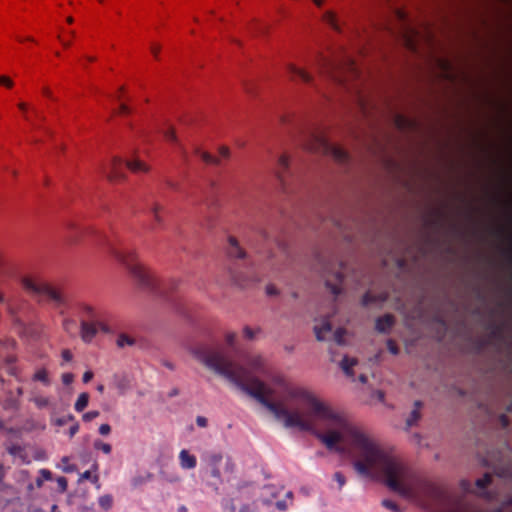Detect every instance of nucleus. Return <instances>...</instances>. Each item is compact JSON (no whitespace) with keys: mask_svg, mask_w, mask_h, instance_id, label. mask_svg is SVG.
<instances>
[{"mask_svg":"<svg viewBox=\"0 0 512 512\" xmlns=\"http://www.w3.org/2000/svg\"><path fill=\"white\" fill-rule=\"evenodd\" d=\"M111 426L109 424H102L99 427V433L103 436L110 434Z\"/></svg>","mask_w":512,"mask_h":512,"instance_id":"6e6d98bb","label":"nucleus"},{"mask_svg":"<svg viewBox=\"0 0 512 512\" xmlns=\"http://www.w3.org/2000/svg\"><path fill=\"white\" fill-rule=\"evenodd\" d=\"M8 468H6L1 462H0V484L3 482V480L6 477Z\"/></svg>","mask_w":512,"mask_h":512,"instance_id":"69168bd1","label":"nucleus"},{"mask_svg":"<svg viewBox=\"0 0 512 512\" xmlns=\"http://www.w3.org/2000/svg\"><path fill=\"white\" fill-rule=\"evenodd\" d=\"M266 294L269 296H275L279 294V291L274 285L269 284L266 286Z\"/></svg>","mask_w":512,"mask_h":512,"instance_id":"5fc2aeb1","label":"nucleus"},{"mask_svg":"<svg viewBox=\"0 0 512 512\" xmlns=\"http://www.w3.org/2000/svg\"><path fill=\"white\" fill-rule=\"evenodd\" d=\"M74 421H75V417L72 414H68L64 417L55 419L54 424L57 426H64L67 423L74 422Z\"/></svg>","mask_w":512,"mask_h":512,"instance_id":"58836bf2","label":"nucleus"},{"mask_svg":"<svg viewBox=\"0 0 512 512\" xmlns=\"http://www.w3.org/2000/svg\"><path fill=\"white\" fill-rule=\"evenodd\" d=\"M152 479L151 473L139 474L131 479V485L133 488H138Z\"/></svg>","mask_w":512,"mask_h":512,"instance_id":"5701e85b","label":"nucleus"},{"mask_svg":"<svg viewBox=\"0 0 512 512\" xmlns=\"http://www.w3.org/2000/svg\"><path fill=\"white\" fill-rule=\"evenodd\" d=\"M209 468H210L211 476L216 479H220L221 472H220L219 466L209 467Z\"/></svg>","mask_w":512,"mask_h":512,"instance_id":"680f3d73","label":"nucleus"},{"mask_svg":"<svg viewBox=\"0 0 512 512\" xmlns=\"http://www.w3.org/2000/svg\"><path fill=\"white\" fill-rule=\"evenodd\" d=\"M333 478L338 483L339 489L346 484V478L341 472H335Z\"/></svg>","mask_w":512,"mask_h":512,"instance_id":"37998d69","label":"nucleus"},{"mask_svg":"<svg viewBox=\"0 0 512 512\" xmlns=\"http://www.w3.org/2000/svg\"><path fill=\"white\" fill-rule=\"evenodd\" d=\"M357 364V360L355 358H349L345 356L341 361V368L347 376H353L352 368Z\"/></svg>","mask_w":512,"mask_h":512,"instance_id":"4be33fe9","label":"nucleus"},{"mask_svg":"<svg viewBox=\"0 0 512 512\" xmlns=\"http://www.w3.org/2000/svg\"><path fill=\"white\" fill-rule=\"evenodd\" d=\"M196 424L199 426V427H206L207 424H208V420L204 417V416H197L196 418Z\"/></svg>","mask_w":512,"mask_h":512,"instance_id":"052dcab7","label":"nucleus"},{"mask_svg":"<svg viewBox=\"0 0 512 512\" xmlns=\"http://www.w3.org/2000/svg\"><path fill=\"white\" fill-rule=\"evenodd\" d=\"M195 153L201 157L206 164L219 166L221 161L219 158L209 154L208 152H201L198 148L195 149Z\"/></svg>","mask_w":512,"mask_h":512,"instance_id":"393cba45","label":"nucleus"},{"mask_svg":"<svg viewBox=\"0 0 512 512\" xmlns=\"http://www.w3.org/2000/svg\"><path fill=\"white\" fill-rule=\"evenodd\" d=\"M179 463L183 469H194L197 465V459L188 450L183 449L179 453Z\"/></svg>","mask_w":512,"mask_h":512,"instance_id":"2eb2a0df","label":"nucleus"},{"mask_svg":"<svg viewBox=\"0 0 512 512\" xmlns=\"http://www.w3.org/2000/svg\"><path fill=\"white\" fill-rule=\"evenodd\" d=\"M93 378V372L92 371H86L84 374H83V382L84 383H88L92 380Z\"/></svg>","mask_w":512,"mask_h":512,"instance_id":"338daca9","label":"nucleus"},{"mask_svg":"<svg viewBox=\"0 0 512 512\" xmlns=\"http://www.w3.org/2000/svg\"><path fill=\"white\" fill-rule=\"evenodd\" d=\"M18 108H19V110H21L23 112L24 118L31 123V125H32V127L34 129H40L41 128L39 125L34 123L31 120V118L28 116L27 111H28L29 106H28V104L26 102H19L18 103Z\"/></svg>","mask_w":512,"mask_h":512,"instance_id":"f704fd0d","label":"nucleus"},{"mask_svg":"<svg viewBox=\"0 0 512 512\" xmlns=\"http://www.w3.org/2000/svg\"><path fill=\"white\" fill-rule=\"evenodd\" d=\"M319 72L339 85H344L350 77L354 78L359 75L355 61L347 54L338 60L321 59Z\"/></svg>","mask_w":512,"mask_h":512,"instance_id":"423d86ee","label":"nucleus"},{"mask_svg":"<svg viewBox=\"0 0 512 512\" xmlns=\"http://www.w3.org/2000/svg\"><path fill=\"white\" fill-rule=\"evenodd\" d=\"M286 70L290 76V79L293 81L296 79H299L302 82L307 83V84H311L313 82V78L310 73H308L307 71H305L302 68L295 66L294 64H290V63L287 64Z\"/></svg>","mask_w":512,"mask_h":512,"instance_id":"f8f14e48","label":"nucleus"},{"mask_svg":"<svg viewBox=\"0 0 512 512\" xmlns=\"http://www.w3.org/2000/svg\"><path fill=\"white\" fill-rule=\"evenodd\" d=\"M98 504L104 511H108L113 506V497L110 494L102 495L98 499Z\"/></svg>","mask_w":512,"mask_h":512,"instance_id":"c756f323","label":"nucleus"},{"mask_svg":"<svg viewBox=\"0 0 512 512\" xmlns=\"http://www.w3.org/2000/svg\"><path fill=\"white\" fill-rule=\"evenodd\" d=\"M223 460V455L220 452L208 453L205 456V461L209 467L219 466Z\"/></svg>","mask_w":512,"mask_h":512,"instance_id":"b1692460","label":"nucleus"},{"mask_svg":"<svg viewBox=\"0 0 512 512\" xmlns=\"http://www.w3.org/2000/svg\"><path fill=\"white\" fill-rule=\"evenodd\" d=\"M404 38H405V41H406L407 45L409 46V48L412 50H415L416 48L413 43L412 36L408 35V32H407L406 34H404Z\"/></svg>","mask_w":512,"mask_h":512,"instance_id":"0e129e2a","label":"nucleus"},{"mask_svg":"<svg viewBox=\"0 0 512 512\" xmlns=\"http://www.w3.org/2000/svg\"><path fill=\"white\" fill-rule=\"evenodd\" d=\"M386 299L387 296L385 294L374 295L370 292H366L362 297L361 304L366 307L373 303H382Z\"/></svg>","mask_w":512,"mask_h":512,"instance_id":"6ab92c4d","label":"nucleus"},{"mask_svg":"<svg viewBox=\"0 0 512 512\" xmlns=\"http://www.w3.org/2000/svg\"><path fill=\"white\" fill-rule=\"evenodd\" d=\"M219 154H220V156H221V157H223V158H229V156H230V150H229V148H228V147H226V146H222V147H220V148H219Z\"/></svg>","mask_w":512,"mask_h":512,"instance_id":"e2e57ef3","label":"nucleus"},{"mask_svg":"<svg viewBox=\"0 0 512 512\" xmlns=\"http://www.w3.org/2000/svg\"><path fill=\"white\" fill-rule=\"evenodd\" d=\"M344 335H345V330L343 328L336 329L335 332L333 333V339H334L335 343L338 345H343L344 344Z\"/></svg>","mask_w":512,"mask_h":512,"instance_id":"4c0bfd02","label":"nucleus"},{"mask_svg":"<svg viewBox=\"0 0 512 512\" xmlns=\"http://www.w3.org/2000/svg\"><path fill=\"white\" fill-rule=\"evenodd\" d=\"M62 327L66 333L74 335L77 329V322L72 318H64L62 321Z\"/></svg>","mask_w":512,"mask_h":512,"instance_id":"cd10ccee","label":"nucleus"},{"mask_svg":"<svg viewBox=\"0 0 512 512\" xmlns=\"http://www.w3.org/2000/svg\"><path fill=\"white\" fill-rule=\"evenodd\" d=\"M61 356L65 362H70L73 358V355L69 349H64L61 353Z\"/></svg>","mask_w":512,"mask_h":512,"instance_id":"13d9d810","label":"nucleus"},{"mask_svg":"<svg viewBox=\"0 0 512 512\" xmlns=\"http://www.w3.org/2000/svg\"><path fill=\"white\" fill-rule=\"evenodd\" d=\"M338 430L321 435L322 443L329 449L337 444L349 446L355 458L353 468L365 477L379 473L385 485L400 496L412 500H440L444 491L435 483L418 476L392 450L383 448L372 437L346 420H335Z\"/></svg>","mask_w":512,"mask_h":512,"instance_id":"f03ea898","label":"nucleus"},{"mask_svg":"<svg viewBox=\"0 0 512 512\" xmlns=\"http://www.w3.org/2000/svg\"><path fill=\"white\" fill-rule=\"evenodd\" d=\"M193 354L208 369L224 376L244 393L256 399L277 420L282 421L286 428L310 432L322 442L321 435L337 432L338 427L334 420H346L343 415L303 388L288 391L289 397L298 402V408L289 410L283 404L272 401L270 398L273 396V389L251 373L266 375L264 359L260 355L248 357V367H245L231 358L220 344H200L194 348Z\"/></svg>","mask_w":512,"mask_h":512,"instance_id":"f257e3e1","label":"nucleus"},{"mask_svg":"<svg viewBox=\"0 0 512 512\" xmlns=\"http://www.w3.org/2000/svg\"><path fill=\"white\" fill-rule=\"evenodd\" d=\"M102 244L107 248L108 253L121 263L136 281L138 286L147 291L154 292L157 289L153 276L138 262V255L135 250L118 247V245L106 236H101Z\"/></svg>","mask_w":512,"mask_h":512,"instance_id":"20e7f679","label":"nucleus"},{"mask_svg":"<svg viewBox=\"0 0 512 512\" xmlns=\"http://www.w3.org/2000/svg\"><path fill=\"white\" fill-rule=\"evenodd\" d=\"M22 285L31 294L44 296L54 302L56 306H61L65 303L61 292L47 283L38 282L31 278L25 277L22 279Z\"/></svg>","mask_w":512,"mask_h":512,"instance_id":"6e6552de","label":"nucleus"},{"mask_svg":"<svg viewBox=\"0 0 512 512\" xmlns=\"http://www.w3.org/2000/svg\"><path fill=\"white\" fill-rule=\"evenodd\" d=\"M0 85H4L7 88H12L14 82L9 77L0 75Z\"/></svg>","mask_w":512,"mask_h":512,"instance_id":"09e8293b","label":"nucleus"},{"mask_svg":"<svg viewBox=\"0 0 512 512\" xmlns=\"http://www.w3.org/2000/svg\"><path fill=\"white\" fill-rule=\"evenodd\" d=\"M31 401L37 406L39 409L46 408L50 404V400L48 397L44 396H35L31 399Z\"/></svg>","mask_w":512,"mask_h":512,"instance_id":"72a5a7b5","label":"nucleus"},{"mask_svg":"<svg viewBox=\"0 0 512 512\" xmlns=\"http://www.w3.org/2000/svg\"><path fill=\"white\" fill-rule=\"evenodd\" d=\"M227 254L230 258L236 259H244L246 257V252L239 245L238 240L233 236H229L228 238Z\"/></svg>","mask_w":512,"mask_h":512,"instance_id":"ddd939ff","label":"nucleus"},{"mask_svg":"<svg viewBox=\"0 0 512 512\" xmlns=\"http://www.w3.org/2000/svg\"><path fill=\"white\" fill-rule=\"evenodd\" d=\"M100 415V412L97 410L88 411L83 414L82 419L84 422H90L93 419L97 418Z\"/></svg>","mask_w":512,"mask_h":512,"instance_id":"ea45409f","label":"nucleus"},{"mask_svg":"<svg viewBox=\"0 0 512 512\" xmlns=\"http://www.w3.org/2000/svg\"><path fill=\"white\" fill-rule=\"evenodd\" d=\"M52 479V473L48 469H41L39 471V477L36 479L35 483L38 488H40L44 481H48Z\"/></svg>","mask_w":512,"mask_h":512,"instance_id":"2f4dec72","label":"nucleus"},{"mask_svg":"<svg viewBox=\"0 0 512 512\" xmlns=\"http://www.w3.org/2000/svg\"><path fill=\"white\" fill-rule=\"evenodd\" d=\"M243 334L248 340H252L255 337V331L248 326L244 327Z\"/></svg>","mask_w":512,"mask_h":512,"instance_id":"3c124183","label":"nucleus"},{"mask_svg":"<svg viewBox=\"0 0 512 512\" xmlns=\"http://www.w3.org/2000/svg\"><path fill=\"white\" fill-rule=\"evenodd\" d=\"M397 126L401 129L405 128L406 126H409L411 123L408 119L404 118L403 116L398 115L396 118Z\"/></svg>","mask_w":512,"mask_h":512,"instance_id":"49530a36","label":"nucleus"},{"mask_svg":"<svg viewBox=\"0 0 512 512\" xmlns=\"http://www.w3.org/2000/svg\"><path fill=\"white\" fill-rule=\"evenodd\" d=\"M492 483V475L490 473H485L482 478H479L475 482L476 490L472 489L471 483L468 480H461L460 486L463 491L474 493L488 501L493 500L496 497V493L492 491H488L487 487Z\"/></svg>","mask_w":512,"mask_h":512,"instance_id":"1a4fd4ad","label":"nucleus"},{"mask_svg":"<svg viewBox=\"0 0 512 512\" xmlns=\"http://www.w3.org/2000/svg\"><path fill=\"white\" fill-rule=\"evenodd\" d=\"M161 210H162V206L159 204H154L150 209V213L152 214L153 219H154V223L150 226V230H152V231L156 230L157 226H160L163 223V220H162V217L160 214Z\"/></svg>","mask_w":512,"mask_h":512,"instance_id":"aec40b11","label":"nucleus"},{"mask_svg":"<svg viewBox=\"0 0 512 512\" xmlns=\"http://www.w3.org/2000/svg\"><path fill=\"white\" fill-rule=\"evenodd\" d=\"M496 512H512V497L501 502Z\"/></svg>","mask_w":512,"mask_h":512,"instance_id":"e433bc0d","label":"nucleus"},{"mask_svg":"<svg viewBox=\"0 0 512 512\" xmlns=\"http://www.w3.org/2000/svg\"><path fill=\"white\" fill-rule=\"evenodd\" d=\"M395 13H396L398 20L401 21L403 25H406L407 24V16H406L405 12L402 10H396Z\"/></svg>","mask_w":512,"mask_h":512,"instance_id":"4d7b16f0","label":"nucleus"},{"mask_svg":"<svg viewBox=\"0 0 512 512\" xmlns=\"http://www.w3.org/2000/svg\"><path fill=\"white\" fill-rule=\"evenodd\" d=\"M395 323V318L391 314H385L378 317L375 323V329L380 333H388Z\"/></svg>","mask_w":512,"mask_h":512,"instance_id":"4468645a","label":"nucleus"},{"mask_svg":"<svg viewBox=\"0 0 512 512\" xmlns=\"http://www.w3.org/2000/svg\"><path fill=\"white\" fill-rule=\"evenodd\" d=\"M128 168L134 173H141L148 171V167L145 163L138 159L124 162L119 157H114L108 167L103 168V173L110 181H121L124 179V170Z\"/></svg>","mask_w":512,"mask_h":512,"instance_id":"0eeeda50","label":"nucleus"},{"mask_svg":"<svg viewBox=\"0 0 512 512\" xmlns=\"http://www.w3.org/2000/svg\"><path fill=\"white\" fill-rule=\"evenodd\" d=\"M387 349L393 355H397L399 353V348H398L396 342L392 339H389L387 341Z\"/></svg>","mask_w":512,"mask_h":512,"instance_id":"79ce46f5","label":"nucleus"},{"mask_svg":"<svg viewBox=\"0 0 512 512\" xmlns=\"http://www.w3.org/2000/svg\"><path fill=\"white\" fill-rule=\"evenodd\" d=\"M116 343L119 348H124L125 346H133L135 344V340L127 334L121 333L118 336Z\"/></svg>","mask_w":512,"mask_h":512,"instance_id":"7c9ffc66","label":"nucleus"},{"mask_svg":"<svg viewBox=\"0 0 512 512\" xmlns=\"http://www.w3.org/2000/svg\"><path fill=\"white\" fill-rule=\"evenodd\" d=\"M381 504H382L383 507H385V508H387V509H389V510H391L393 512H402V510L399 507V505L396 502H394V501H392L390 499L382 500Z\"/></svg>","mask_w":512,"mask_h":512,"instance_id":"c9c22d12","label":"nucleus"},{"mask_svg":"<svg viewBox=\"0 0 512 512\" xmlns=\"http://www.w3.org/2000/svg\"><path fill=\"white\" fill-rule=\"evenodd\" d=\"M316 339L318 341L326 340V335L332 332V325L328 319L324 320L321 325L314 327Z\"/></svg>","mask_w":512,"mask_h":512,"instance_id":"dca6fc26","label":"nucleus"},{"mask_svg":"<svg viewBox=\"0 0 512 512\" xmlns=\"http://www.w3.org/2000/svg\"><path fill=\"white\" fill-rule=\"evenodd\" d=\"M423 403L420 400H416L414 402V409L411 411L409 417L406 420L407 428H411L417 424V422L421 418L420 409L422 408Z\"/></svg>","mask_w":512,"mask_h":512,"instance_id":"f3484780","label":"nucleus"},{"mask_svg":"<svg viewBox=\"0 0 512 512\" xmlns=\"http://www.w3.org/2000/svg\"><path fill=\"white\" fill-rule=\"evenodd\" d=\"M427 225L431 228H439L441 226V215L431 218L427 221Z\"/></svg>","mask_w":512,"mask_h":512,"instance_id":"c03bdc74","label":"nucleus"},{"mask_svg":"<svg viewBox=\"0 0 512 512\" xmlns=\"http://www.w3.org/2000/svg\"><path fill=\"white\" fill-rule=\"evenodd\" d=\"M301 143L307 151L329 155L339 163H346L349 160L347 151L330 143L318 128H306L302 132Z\"/></svg>","mask_w":512,"mask_h":512,"instance_id":"39448f33","label":"nucleus"},{"mask_svg":"<svg viewBox=\"0 0 512 512\" xmlns=\"http://www.w3.org/2000/svg\"><path fill=\"white\" fill-rule=\"evenodd\" d=\"M289 167V159L286 155H282L278 159L277 163V169H276V175L281 182L282 185H285V172L288 170Z\"/></svg>","mask_w":512,"mask_h":512,"instance_id":"a211bd4d","label":"nucleus"},{"mask_svg":"<svg viewBox=\"0 0 512 512\" xmlns=\"http://www.w3.org/2000/svg\"><path fill=\"white\" fill-rule=\"evenodd\" d=\"M225 342H226L228 348H225V347H223V348L225 349V351L228 352V354L232 358L231 353L232 352H236V347H235L236 333H234V332L226 333V335H225Z\"/></svg>","mask_w":512,"mask_h":512,"instance_id":"bb28decb","label":"nucleus"},{"mask_svg":"<svg viewBox=\"0 0 512 512\" xmlns=\"http://www.w3.org/2000/svg\"><path fill=\"white\" fill-rule=\"evenodd\" d=\"M81 479L91 480L93 483H98L99 477L98 475L92 476L91 471H85L81 474Z\"/></svg>","mask_w":512,"mask_h":512,"instance_id":"a18cd8bd","label":"nucleus"},{"mask_svg":"<svg viewBox=\"0 0 512 512\" xmlns=\"http://www.w3.org/2000/svg\"><path fill=\"white\" fill-rule=\"evenodd\" d=\"M80 425L74 421V424L69 428L68 435L70 438L74 437L79 431Z\"/></svg>","mask_w":512,"mask_h":512,"instance_id":"864d4df0","label":"nucleus"},{"mask_svg":"<svg viewBox=\"0 0 512 512\" xmlns=\"http://www.w3.org/2000/svg\"><path fill=\"white\" fill-rule=\"evenodd\" d=\"M322 271L324 274H330L331 278L325 276V284L326 287L330 290V292L337 296L341 293V285L344 279V274L342 272V265L340 264L336 270H331L326 264L323 265Z\"/></svg>","mask_w":512,"mask_h":512,"instance_id":"9b49d317","label":"nucleus"},{"mask_svg":"<svg viewBox=\"0 0 512 512\" xmlns=\"http://www.w3.org/2000/svg\"><path fill=\"white\" fill-rule=\"evenodd\" d=\"M57 484H58V487H59L61 492L66 491L67 486H68V481H67V479L65 477H62V476L59 477L57 479Z\"/></svg>","mask_w":512,"mask_h":512,"instance_id":"de8ad7c7","label":"nucleus"},{"mask_svg":"<svg viewBox=\"0 0 512 512\" xmlns=\"http://www.w3.org/2000/svg\"><path fill=\"white\" fill-rule=\"evenodd\" d=\"M74 381V375L72 373L62 374V382L64 385H70Z\"/></svg>","mask_w":512,"mask_h":512,"instance_id":"603ef678","label":"nucleus"},{"mask_svg":"<svg viewBox=\"0 0 512 512\" xmlns=\"http://www.w3.org/2000/svg\"><path fill=\"white\" fill-rule=\"evenodd\" d=\"M33 380L42 382L45 386L50 385V379L48 376V372L44 368L39 369L35 372V374L33 375Z\"/></svg>","mask_w":512,"mask_h":512,"instance_id":"c85d7f7f","label":"nucleus"},{"mask_svg":"<svg viewBox=\"0 0 512 512\" xmlns=\"http://www.w3.org/2000/svg\"><path fill=\"white\" fill-rule=\"evenodd\" d=\"M75 313L79 320V335L84 343L90 344L99 332L115 333L109 314L103 309L80 302L75 305Z\"/></svg>","mask_w":512,"mask_h":512,"instance_id":"7ed1b4c3","label":"nucleus"},{"mask_svg":"<svg viewBox=\"0 0 512 512\" xmlns=\"http://www.w3.org/2000/svg\"><path fill=\"white\" fill-rule=\"evenodd\" d=\"M499 422H500V424H501V426L503 428H507L509 426V423H510L508 416L505 415V414H501L500 415Z\"/></svg>","mask_w":512,"mask_h":512,"instance_id":"bf43d9fd","label":"nucleus"},{"mask_svg":"<svg viewBox=\"0 0 512 512\" xmlns=\"http://www.w3.org/2000/svg\"><path fill=\"white\" fill-rule=\"evenodd\" d=\"M88 403H89V394L86 392H83L78 396V398L74 404V409L77 412H82L88 406Z\"/></svg>","mask_w":512,"mask_h":512,"instance_id":"a878e982","label":"nucleus"},{"mask_svg":"<svg viewBox=\"0 0 512 512\" xmlns=\"http://www.w3.org/2000/svg\"><path fill=\"white\" fill-rule=\"evenodd\" d=\"M233 282L241 288L253 286L261 281L260 272L254 263H251L245 272H231Z\"/></svg>","mask_w":512,"mask_h":512,"instance_id":"9d476101","label":"nucleus"},{"mask_svg":"<svg viewBox=\"0 0 512 512\" xmlns=\"http://www.w3.org/2000/svg\"><path fill=\"white\" fill-rule=\"evenodd\" d=\"M93 447L96 450H100L105 454H110L112 451V447L109 443H104L103 441L96 439L93 443Z\"/></svg>","mask_w":512,"mask_h":512,"instance_id":"473e14b6","label":"nucleus"},{"mask_svg":"<svg viewBox=\"0 0 512 512\" xmlns=\"http://www.w3.org/2000/svg\"><path fill=\"white\" fill-rule=\"evenodd\" d=\"M161 47L159 45H152L151 46V52L154 55V57H158V54L160 52Z\"/></svg>","mask_w":512,"mask_h":512,"instance_id":"774afa93","label":"nucleus"},{"mask_svg":"<svg viewBox=\"0 0 512 512\" xmlns=\"http://www.w3.org/2000/svg\"><path fill=\"white\" fill-rule=\"evenodd\" d=\"M323 21L335 31L341 32V26L337 20L335 13H333L332 11H326L323 14Z\"/></svg>","mask_w":512,"mask_h":512,"instance_id":"412c9836","label":"nucleus"},{"mask_svg":"<svg viewBox=\"0 0 512 512\" xmlns=\"http://www.w3.org/2000/svg\"><path fill=\"white\" fill-rule=\"evenodd\" d=\"M7 451L12 456H18L23 452V449L20 445L13 444L7 448Z\"/></svg>","mask_w":512,"mask_h":512,"instance_id":"a19ab883","label":"nucleus"},{"mask_svg":"<svg viewBox=\"0 0 512 512\" xmlns=\"http://www.w3.org/2000/svg\"><path fill=\"white\" fill-rule=\"evenodd\" d=\"M165 138H166V140H168L170 142L177 143V137H176V134L173 129H168L165 132Z\"/></svg>","mask_w":512,"mask_h":512,"instance_id":"8fccbe9b","label":"nucleus"}]
</instances>
